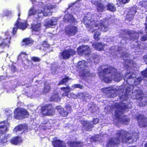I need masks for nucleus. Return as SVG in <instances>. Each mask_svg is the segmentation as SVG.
I'll list each match as a JSON object with an SVG mask.
<instances>
[{"mask_svg":"<svg viewBox=\"0 0 147 147\" xmlns=\"http://www.w3.org/2000/svg\"><path fill=\"white\" fill-rule=\"evenodd\" d=\"M57 19H55L49 20L47 22L46 25L48 26L56 25L57 24Z\"/></svg>","mask_w":147,"mask_h":147,"instance_id":"31","label":"nucleus"},{"mask_svg":"<svg viewBox=\"0 0 147 147\" xmlns=\"http://www.w3.org/2000/svg\"><path fill=\"white\" fill-rule=\"evenodd\" d=\"M116 89H111L110 91V92L111 93V96H114L115 95H116Z\"/></svg>","mask_w":147,"mask_h":147,"instance_id":"45","label":"nucleus"},{"mask_svg":"<svg viewBox=\"0 0 147 147\" xmlns=\"http://www.w3.org/2000/svg\"><path fill=\"white\" fill-rule=\"evenodd\" d=\"M41 128L43 129H50L51 128L52 124L49 120L46 121H45L44 123H42L40 125Z\"/></svg>","mask_w":147,"mask_h":147,"instance_id":"22","label":"nucleus"},{"mask_svg":"<svg viewBox=\"0 0 147 147\" xmlns=\"http://www.w3.org/2000/svg\"><path fill=\"white\" fill-rule=\"evenodd\" d=\"M130 0H121V2L123 4H125L128 3Z\"/></svg>","mask_w":147,"mask_h":147,"instance_id":"55","label":"nucleus"},{"mask_svg":"<svg viewBox=\"0 0 147 147\" xmlns=\"http://www.w3.org/2000/svg\"><path fill=\"white\" fill-rule=\"evenodd\" d=\"M51 90V86L49 84H46L44 85L42 90L43 93L45 94L49 92Z\"/></svg>","mask_w":147,"mask_h":147,"instance_id":"32","label":"nucleus"},{"mask_svg":"<svg viewBox=\"0 0 147 147\" xmlns=\"http://www.w3.org/2000/svg\"><path fill=\"white\" fill-rule=\"evenodd\" d=\"M27 128V126L26 125L23 124H21L18 125L15 128V129H16V131H21L24 129H26Z\"/></svg>","mask_w":147,"mask_h":147,"instance_id":"33","label":"nucleus"},{"mask_svg":"<svg viewBox=\"0 0 147 147\" xmlns=\"http://www.w3.org/2000/svg\"><path fill=\"white\" fill-rule=\"evenodd\" d=\"M96 16L95 14H92L91 16V18L89 19L88 16L85 17L83 19V23L88 28H89V31L90 32H94L96 29L94 28V27H97L98 26V24L97 23L98 21L94 20Z\"/></svg>","mask_w":147,"mask_h":147,"instance_id":"3","label":"nucleus"},{"mask_svg":"<svg viewBox=\"0 0 147 147\" xmlns=\"http://www.w3.org/2000/svg\"><path fill=\"white\" fill-rule=\"evenodd\" d=\"M134 16H135L134 15H131L130 13H127L126 15V19L129 21H130L133 19Z\"/></svg>","mask_w":147,"mask_h":147,"instance_id":"39","label":"nucleus"},{"mask_svg":"<svg viewBox=\"0 0 147 147\" xmlns=\"http://www.w3.org/2000/svg\"><path fill=\"white\" fill-rule=\"evenodd\" d=\"M61 89L63 91H65L66 89L68 90L67 92V93L69 92L70 91V88L68 86H67L66 87H62L61 88Z\"/></svg>","mask_w":147,"mask_h":147,"instance_id":"46","label":"nucleus"},{"mask_svg":"<svg viewBox=\"0 0 147 147\" xmlns=\"http://www.w3.org/2000/svg\"><path fill=\"white\" fill-rule=\"evenodd\" d=\"M136 81H139V82H138V84H139L140 82V81L139 80V78H138L136 80Z\"/></svg>","mask_w":147,"mask_h":147,"instance_id":"60","label":"nucleus"},{"mask_svg":"<svg viewBox=\"0 0 147 147\" xmlns=\"http://www.w3.org/2000/svg\"><path fill=\"white\" fill-rule=\"evenodd\" d=\"M130 119L126 115H125L122 117L120 119V121L123 124L128 125L130 122Z\"/></svg>","mask_w":147,"mask_h":147,"instance_id":"28","label":"nucleus"},{"mask_svg":"<svg viewBox=\"0 0 147 147\" xmlns=\"http://www.w3.org/2000/svg\"><path fill=\"white\" fill-rule=\"evenodd\" d=\"M4 35L5 36H7V37H9L11 36L9 34V32L8 31H6L5 32Z\"/></svg>","mask_w":147,"mask_h":147,"instance_id":"54","label":"nucleus"},{"mask_svg":"<svg viewBox=\"0 0 147 147\" xmlns=\"http://www.w3.org/2000/svg\"><path fill=\"white\" fill-rule=\"evenodd\" d=\"M55 8V5H52L45 6L44 7L43 11H42L43 13L41 14L45 16H50L52 14V12L50 11L51 10Z\"/></svg>","mask_w":147,"mask_h":147,"instance_id":"15","label":"nucleus"},{"mask_svg":"<svg viewBox=\"0 0 147 147\" xmlns=\"http://www.w3.org/2000/svg\"><path fill=\"white\" fill-rule=\"evenodd\" d=\"M63 20L65 22L68 23H74L76 20L73 15L69 13H66L63 18Z\"/></svg>","mask_w":147,"mask_h":147,"instance_id":"16","label":"nucleus"},{"mask_svg":"<svg viewBox=\"0 0 147 147\" xmlns=\"http://www.w3.org/2000/svg\"><path fill=\"white\" fill-rule=\"evenodd\" d=\"M99 119L98 118H94L93 119L92 122L94 124H96L98 123Z\"/></svg>","mask_w":147,"mask_h":147,"instance_id":"50","label":"nucleus"},{"mask_svg":"<svg viewBox=\"0 0 147 147\" xmlns=\"http://www.w3.org/2000/svg\"><path fill=\"white\" fill-rule=\"evenodd\" d=\"M65 34L68 36L76 35L78 32V27L74 25L69 24L64 29Z\"/></svg>","mask_w":147,"mask_h":147,"instance_id":"7","label":"nucleus"},{"mask_svg":"<svg viewBox=\"0 0 147 147\" xmlns=\"http://www.w3.org/2000/svg\"><path fill=\"white\" fill-rule=\"evenodd\" d=\"M91 2L92 4L96 6L97 10L98 12H103L105 10V6L101 2L93 0L91 1Z\"/></svg>","mask_w":147,"mask_h":147,"instance_id":"12","label":"nucleus"},{"mask_svg":"<svg viewBox=\"0 0 147 147\" xmlns=\"http://www.w3.org/2000/svg\"><path fill=\"white\" fill-rule=\"evenodd\" d=\"M106 7L108 10L111 12H114L116 10L115 5L112 3H108Z\"/></svg>","mask_w":147,"mask_h":147,"instance_id":"26","label":"nucleus"},{"mask_svg":"<svg viewBox=\"0 0 147 147\" xmlns=\"http://www.w3.org/2000/svg\"><path fill=\"white\" fill-rule=\"evenodd\" d=\"M71 78H69L68 76H65L64 78H63L58 84L57 85L60 86L62 85L65 84L66 85L68 82L70 80Z\"/></svg>","mask_w":147,"mask_h":147,"instance_id":"29","label":"nucleus"},{"mask_svg":"<svg viewBox=\"0 0 147 147\" xmlns=\"http://www.w3.org/2000/svg\"><path fill=\"white\" fill-rule=\"evenodd\" d=\"M7 120L0 122V145L7 142L10 137L9 135H6L8 130L7 126Z\"/></svg>","mask_w":147,"mask_h":147,"instance_id":"2","label":"nucleus"},{"mask_svg":"<svg viewBox=\"0 0 147 147\" xmlns=\"http://www.w3.org/2000/svg\"><path fill=\"white\" fill-rule=\"evenodd\" d=\"M61 98L59 97V94L57 93L53 94L50 97V100L51 101L58 102L61 100Z\"/></svg>","mask_w":147,"mask_h":147,"instance_id":"27","label":"nucleus"},{"mask_svg":"<svg viewBox=\"0 0 147 147\" xmlns=\"http://www.w3.org/2000/svg\"><path fill=\"white\" fill-rule=\"evenodd\" d=\"M115 115L116 117L118 119H120V115L118 111H116L115 112Z\"/></svg>","mask_w":147,"mask_h":147,"instance_id":"51","label":"nucleus"},{"mask_svg":"<svg viewBox=\"0 0 147 147\" xmlns=\"http://www.w3.org/2000/svg\"><path fill=\"white\" fill-rule=\"evenodd\" d=\"M31 60L34 62H38L40 61V59L38 57H32L31 58Z\"/></svg>","mask_w":147,"mask_h":147,"instance_id":"44","label":"nucleus"},{"mask_svg":"<svg viewBox=\"0 0 147 147\" xmlns=\"http://www.w3.org/2000/svg\"><path fill=\"white\" fill-rule=\"evenodd\" d=\"M29 113L27 110L24 108H18L14 111V117L15 119H21L28 117Z\"/></svg>","mask_w":147,"mask_h":147,"instance_id":"5","label":"nucleus"},{"mask_svg":"<svg viewBox=\"0 0 147 147\" xmlns=\"http://www.w3.org/2000/svg\"><path fill=\"white\" fill-rule=\"evenodd\" d=\"M19 28L22 30L25 29L27 26V24L26 22H20L18 25Z\"/></svg>","mask_w":147,"mask_h":147,"instance_id":"37","label":"nucleus"},{"mask_svg":"<svg viewBox=\"0 0 147 147\" xmlns=\"http://www.w3.org/2000/svg\"><path fill=\"white\" fill-rule=\"evenodd\" d=\"M100 33L99 32H96L94 33L93 36L94 39L96 41H98L100 39L99 36H100Z\"/></svg>","mask_w":147,"mask_h":147,"instance_id":"42","label":"nucleus"},{"mask_svg":"<svg viewBox=\"0 0 147 147\" xmlns=\"http://www.w3.org/2000/svg\"><path fill=\"white\" fill-rule=\"evenodd\" d=\"M52 144L54 147H66V144L63 141L60 140H53Z\"/></svg>","mask_w":147,"mask_h":147,"instance_id":"20","label":"nucleus"},{"mask_svg":"<svg viewBox=\"0 0 147 147\" xmlns=\"http://www.w3.org/2000/svg\"><path fill=\"white\" fill-rule=\"evenodd\" d=\"M100 67L101 69L98 72V75L99 78L105 82H111L113 79L118 81L120 80V73L118 72L115 67L108 66L103 68L102 65H100Z\"/></svg>","mask_w":147,"mask_h":147,"instance_id":"1","label":"nucleus"},{"mask_svg":"<svg viewBox=\"0 0 147 147\" xmlns=\"http://www.w3.org/2000/svg\"><path fill=\"white\" fill-rule=\"evenodd\" d=\"M99 26L98 28V30L103 32H105L108 31L109 28L107 25L104 24L103 23H99Z\"/></svg>","mask_w":147,"mask_h":147,"instance_id":"25","label":"nucleus"},{"mask_svg":"<svg viewBox=\"0 0 147 147\" xmlns=\"http://www.w3.org/2000/svg\"><path fill=\"white\" fill-rule=\"evenodd\" d=\"M143 92L141 90L138 89L134 91L131 92L130 88L128 86L125 89V97H128L129 96L132 99L142 100L143 98L142 97Z\"/></svg>","mask_w":147,"mask_h":147,"instance_id":"4","label":"nucleus"},{"mask_svg":"<svg viewBox=\"0 0 147 147\" xmlns=\"http://www.w3.org/2000/svg\"><path fill=\"white\" fill-rule=\"evenodd\" d=\"M74 88H78L80 89H82L83 88V85L80 84H74Z\"/></svg>","mask_w":147,"mask_h":147,"instance_id":"47","label":"nucleus"},{"mask_svg":"<svg viewBox=\"0 0 147 147\" xmlns=\"http://www.w3.org/2000/svg\"><path fill=\"white\" fill-rule=\"evenodd\" d=\"M121 103L117 105V108L119 110V112H120L121 113H123L125 109H130L132 107V103L131 102H129L128 103Z\"/></svg>","mask_w":147,"mask_h":147,"instance_id":"11","label":"nucleus"},{"mask_svg":"<svg viewBox=\"0 0 147 147\" xmlns=\"http://www.w3.org/2000/svg\"><path fill=\"white\" fill-rule=\"evenodd\" d=\"M143 59L146 63L147 64V54L143 56Z\"/></svg>","mask_w":147,"mask_h":147,"instance_id":"53","label":"nucleus"},{"mask_svg":"<svg viewBox=\"0 0 147 147\" xmlns=\"http://www.w3.org/2000/svg\"><path fill=\"white\" fill-rule=\"evenodd\" d=\"M41 24L40 23L37 22L36 24L34 23L31 24L30 28L32 32H39L41 30Z\"/></svg>","mask_w":147,"mask_h":147,"instance_id":"17","label":"nucleus"},{"mask_svg":"<svg viewBox=\"0 0 147 147\" xmlns=\"http://www.w3.org/2000/svg\"><path fill=\"white\" fill-rule=\"evenodd\" d=\"M19 24L18 22H17L14 24V26L12 30L11 31V33L13 35H15L17 31V30L19 28V26L18 24Z\"/></svg>","mask_w":147,"mask_h":147,"instance_id":"35","label":"nucleus"},{"mask_svg":"<svg viewBox=\"0 0 147 147\" xmlns=\"http://www.w3.org/2000/svg\"><path fill=\"white\" fill-rule=\"evenodd\" d=\"M140 40L142 41H145L147 40V34L143 35L140 38Z\"/></svg>","mask_w":147,"mask_h":147,"instance_id":"48","label":"nucleus"},{"mask_svg":"<svg viewBox=\"0 0 147 147\" xmlns=\"http://www.w3.org/2000/svg\"><path fill=\"white\" fill-rule=\"evenodd\" d=\"M134 118L138 121L140 127H146L147 126V118L143 115L139 114L135 117Z\"/></svg>","mask_w":147,"mask_h":147,"instance_id":"9","label":"nucleus"},{"mask_svg":"<svg viewBox=\"0 0 147 147\" xmlns=\"http://www.w3.org/2000/svg\"><path fill=\"white\" fill-rule=\"evenodd\" d=\"M9 142L13 144L16 145L20 144L22 142L21 137L19 136L13 137L10 140Z\"/></svg>","mask_w":147,"mask_h":147,"instance_id":"18","label":"nucleus"},{"mask_svg":"<svg viewBox=\"0 0 147 147\" xmlns=\"http://www.w3.org/2000/svg\"><path fill=\"white\" fill-rule=\"evenodd\" d=\"M43 13L42 10L38 9H35L34 8L30 9L28 12V16L30 17L32 16H34L37 14L38 18H40L41 17L42 15H41V14Z\"/></svg>","mask_w":147,"mask_h":147,"instance_id":"13","label":"nucleus"},{"mask_svg":"<svg viewBox=\"0 0 147 147\" xmlns=\"http://www.w3.org/2000/svg\"><path fill=\"white\" fill-rule=\"evenodd\" d=\"M93 76L92 74L88 71L83 70L82 71L81 76L84 78H88L92 77Z\"/></svg>","mask_w":147,"mask_h":147,"instance_id":"34","label":"nucleus"},{"mask_svg":"<svg viewBox=\"0 0 147 147\" xmlns=\"http://www.w3.org/2000/svg\"><path fill=\"white\" fill-rule=\"evenodd\" d=\"M89 47L88 46H80L77 48V52L80 55H87L89 52Z\"/></svg>","mask_w":147,"mask_h":147,"instance_id":"10","label":"nucleus"},{"mask_svg":"<svg viewBox=\"0 0 147 147\" xmlns=\"http://www.w3.org/2000/svg\"><path fill=\"white\" fill-rule=\"evenodd\" d=\"M41 112L44 115L51 116L55 113V109L51 104H47L41 107Z\"/></svg>","mask_w":147,"mask_h":147,"instance_id":"6","label":"nucleus"},{"mask_svg":"<svg viewBox=\"0 0 147 147\" xmlns=\"http://www.w3.org/2000/svg\"><path fill=\"white\" fill-rule=\"evenodd\" d=\"M78 67L80 69H82L84 68L85 65V63L82 61H80L78 63Z\"/></svg>","mask_w":147,"mask_h":147,"instance_id":"40","label":"nucleus"},{"mask_svg":"<svg viewBox=\"0 0 147 147\" xmlns=\"http://www.w3.org/2000/svg\"><path fill=\"white\" fill-rule=\"evenodd\" d=\"M139 6L146 8L147 6V0H142L140 1L139 3Z\"/></svg>","mask_w":147,"mask_h":147,"instance_id":"38","label":"nucleus"},{"mask_svg":"<svg viewBox=\"0 0 147 147\" xmlns=\"http://www.w3.org/2000/svg\"><path fill=\"white\" fill-rule=\"evenodd\" d=\"M11 38V37L9 36L3 39L1 42L0 43V47L4 48L7 46L9 47L8 45L10 42Z\"/></svg>","mask_w":147,"mask_h":147,"instance_id":"19","label":"nucleus"},{"mask_svg":"<svg viewBox=\"0 0 147 147\" xmlns=\"http://www.w3.org/2000/svg\"><path fill=\"white\" fill-rule=\"evenodd\" d=\"M94 48L99 51H102L104 50V45L101 42L96 43L94 45Z\"/></svg>","mask_w":147,"mask_h":147,"instance_id":"30","label":"nucleus"},{"mask_svg":"<svg viewBox=\"0 0 147 147\" xmlns=\"http://www.w3.org/2000/svg\"><path fill=\"white\" fill-rule=\"evenodd\" d=\"M20 54L21 55H26V53L25 52H22L21 53H20Z\"/></svg>","mask_w":147,"mask_h":147,"instance_id":"59","label":"nucleus"},{"mask_svg":"<svg viewBox=\"0 0 147 147\" xmlns=\"http://www.w3.org/2000/svg\"><path fill=\"white\" fill-rule=\"evenodd\" d=\"M20 13H18V17H20Z\"/></svg>","mask_w":147,"mask_h":147,"instance_id":"63","label":"nucleus"},{"mask_svg":"<svg viewBox=\"0 0 147 147\" xmlns=\"http://www.w3.org/2000/svg\"><path fill=\"white\" fill-rule=\"evenodd\" d=\"M141 74L144 77L147 78V67L144 71L142 72Z\"/></svg>","mask_w":147,"mask_h":147,"instance_id":"49","label":"nucleus"},{"mask_svg":"<svg viewBox=\"0 0 147 147\" xmlns=\"http://www.w3.org/2000/svg\"><path fill=\"white\" fill-rule=\"evenodd\" d=\"M76 53L75 51L71 49H64L61 53H60L61 56L64 59H68L75 55Z\"/></svg>","mask_w":147,"mask_h":147,"instance_id":"8","label":"nucleus"},{"mask_svg":"<svg viewBox=\"0 0 147 147\" xmlns=\"http://www.w3.org/2000/svg\"><path fill=\"white\" fill-rule=\"evenodd\" d=\"M145 25L146 26L145 27V28L146 30H147V24L146 23H145Z\"/></svg>","mask_w":147,"mask_h":147,"instance_id":"61","label":"nucleus"},{"mask_svg":"<svg viewBox=\"0 0 147 147\" xmlns=\"http://www.w3.org/2000/svg\"><path fill=\"white\" fill-rule=\"evenodd\" d=\"M12 68H13V70H14V69H15V68H16V67H15V66H14V65H13V66H12Z\"/></svg>","mask_w":147,"mask_h":147,"instance_id":"62","label":"nucleus"},{"mask_svg":"<svg viewBox=\"0 0 147 147\" xmlns=\"http://www.w3.org/2000/svg\"><path fill=\"white\" fill-rule=\"evenodd\" d=\"M134 78V77L132 76V74H131L130 76H129L127 77V82H128V80L129 79L133 78Z\"/></svg>","mask_w":147,"mask_h":147,"instance_id":"56","label":"nucleus"},{"mask_svg":"<svg viewBox=\"0 0 147 147\" xmlns=\"http://www.w3.org/2000/svg\"><path fill=\"white\" fill-rule=\"evenodd\" d=\"M56 109L62 117H66L68 115V113L65 110L64 108L60 106H57L56 107Z\"/></svg>","mask_w":147,"mask_h":147,"instance_id":"21","label":"nucleus"},{"mask_svg":"<svg viewBox=\"0 0 147 147\" xmlns=\"http://www.w3.org/2000/svg\"><path fill=\"white\" fill-rule=\"evenodd\" d=\"M69 147H82V142L78 141H69L67 143Z\"/></svg>","mask_w":147,"mask_h":147,"instance_id":"23","label":"nucleus"},{"mask_svg":"<svg viewBox=\"0 0 147 147\" xmlns=\"http://www.w3.org/2000/svg\"><path fill=\"white\" fill-rule=\"evenodd\" d=\"M99 136L98 135H95L91 138V140L93 142L98 141L100 140Z\"/></svg>","mask_w":147,"mask_h":147,"instance_id":"41","label":"nucleus"},{"mask_svg":"<svg viewBox=\"0 0 147 147\" xmlns=\"http://www.w3.org/2000/svg\"><path fill=\"white\" fill-rule=\"evenodd\" d=\"M20 17H18V18L16 21V22H19V24H18V25L19 24V23L20 22Z\"/></svg>","mask_w":147,"mask_h":147,"instance_id":"58","label":"nucleus"},{"mask_svg":"<svg viewBox=\"0 0 147 147\" xmlns=\"http://www.w3.org/2000/svg\"><path fill=\"white\" fill-rule=\"evenodd\" d=\"M34 41L32 38L29 37L23 38L21 42V45L22 46H31L34 44Z\"/></svg>","mask_w":147,"mask_h":147,"instance_id":"14","label":"nucleus"},{"mask_svg":"<svg viewBox=\"0 0 147 147\" xmlns=\"http://www.w3.org/2000/svg\"><path fill=\"white\" fill-rule=\"evenodd\" d=\"M82 124L88 131L91 130L92 128L93 127V125L89 121H83Z\"/></svg>","mask_w":147,"mask_h":147,"instance_id":"24","label":"nucleus"},{"mask_svg":"<svg viewBox=\"0 0 147 147\" xmlns=\"http://www.w3.org/2000/svg\"><path fill=\"white\" fill-rule=\"evenodd\" d=\"M32 2H34L35 1V0H30Z\"/></svg>","mask_w":147,"mask_h":147,"instance_id":"64","label":"nucleus"},{"mask_svg":"<svg viewBox=\"0 0 147 147\" xmlns=\"http://www.w3.org/2000/svg\"><path fill=\"white\" fill-rule=\"evenodd\" d=\"M41 45L42 47L45 48H49L50 47V45L46 41L42 42Z\"/></svg>","mask_w":147,"mask_h":147,"instance_id":"43","label":"nucleus"},{"mask_svg":"<svg viewBox=\"0 0 147 147\" xmlns=\"http://www.w3.org/2000/svg\"><path fill=\"white\" fill-rule=\"evenodd\" d=\"M58 68V67L56 66L55 67L52 66L51 68V70L53 71L54 72H56L57 71V69Z\"/></svg>","mask_w":147,"mask_h":147,"instance_id":"52","label":"nucleus"},{"mask_svg":"<svg viewBox=\"0 0 147 147\" xmlns=\"http://www.w3.org/2000/svg\"><path fill=\"white\" fill-rule=\"evenodd\" d=\"M11 14V13L10 11H7L5 13V15L7 16H9L10 14Z\"/></svg>","mask_w":147,"mask_h":147,"instance_id":"57","label":"nucleus"},{"mask_svg":"<svg viewBox=\"0 0 147 147\" xmlns=\"http://www.w3.org/2000/svg\"><path fill=\"white\" fill-rule=\"evenodd\" d=\"M136 10V7L134 6H133L129 8L127 12V13H130L131 15L135 16L137 12Z\"/></svg>","mask_w":147,"mask_h":147,"instance_id":"36","label":"nucleus"}]
</instances>
